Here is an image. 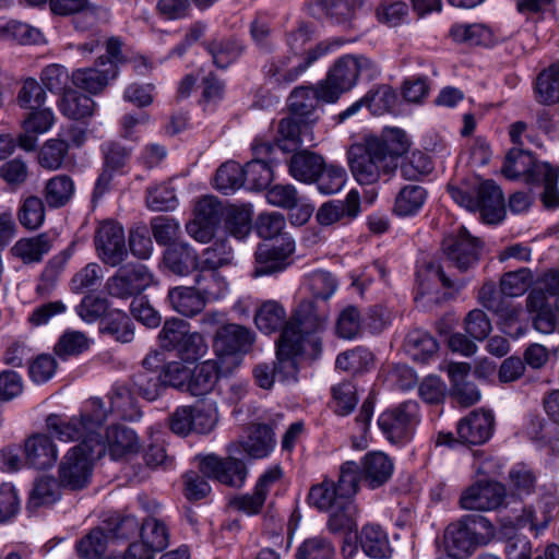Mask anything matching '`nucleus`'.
I'll list each match as a JSON object with an SVG mask.
<instances>
[{"label": "nucleus", "instance_id": "1", "mask_svg": "<svg viewBox=\"0 0 559 559\" xmlns=\"http://www.w3.org/2000/svg\"><path fill=\"white\" fill-rule=\"evenodd\" d=\"M90 405L91 411L82 412L79 416H72L69 419L50 414L46 418L49 435L62 442H74L85 436V442L92 444L98 457L108 452L112 460H120L139 451L136 433L123 425L108 427L103 436L102 426L108 417L104 402L94 397L90 401Z\"/></svg>", "mask_w": 559, "mask_h": 559}, {"label": "nucleus", "instance_id": "2", "mask_svg": "<svg viewBox=\"0 0 559 559\" xmlns=\"http://www.w3.org/2000/svg\"><path fill=\"white\" fill-rule=\"evenodd\" d=\"M408 148L403 130L385 129L380 136L368 135L352 144L347 151L348 166L358 183L373 185L397 168V158Z\"/></svg>", "mask_w": 559, "mask_h": 559}, {"label": "nucleus", "instance_id": "3", "mask_svg": "<svg viewBox=\"0 0 559 559\" xmlns=\"http://www.w3.org/2000/svg\"><path fill=\"white\" fill-rule=\"evenodd\" d=\"M251 213L243 206L223 204L212 198V287L215 285L217 292H212V299H221L228 293V284L224 277L214 272V269L226 265L231 259V249L228 246V235L237 238L245 237L250 230Z\"/></svg>", "mask_w": 559, "mask_h": 559}, {"label": "nucleus", "instance_id": "4", "mask_svg": "<svg viewBox=\"0 0 559 559\" xmlns=\"http://www.w3.org/2000/svg\"><path fill=\"white\" fill-rule=\"evenodd\" d=\"M495 536L491 522L480 514H467L450 524L444 532V546L452 558H463Z\"/></svg>", "mask_w": 559, "mask_h": 559}, {"label": "nucleus", "instance_id": "5", "mask_svg": "<svg viewBox=\"0 0 559 559\" xmlns=\"http://www.w3.org/2000/svg\"><path fill=\"white\" fill-rule=\"evenodd\" d=\"M254 342V334L239 324H225L216 331L213 347L216 359L212 369L216 378L230 374L240 364V354L247 353Z\"/></svg>", "mask_w": 559, "mask_h": 559}, {"label": "nucleus", "instance_id": "6", "mask_svg": "<svg viewBox=\"0 0 559 559\" xmlns=\"http://www.w3.org/2000/svg\"><path fill=\"white\" fill-rule=\"evenodd\" d=\"M372 66V61L362 56L347 55L337 59L326 78L319 82L320 97L324 103H335L356 85L359 74Z\"/></svg>", "mask_w": 559, "mask_h": 559}, {"label": "nucleus", "instance_id": "7", "mask_svg": "<svg viewBox=\"0 0 559 559\" xmlns=\"http://www.w3.org/2000/svg\"><path fill=\"white\" fill-rule=\"evenodd\" d=\"M449 192L459 205L469 211H478L481 219L487 224H498L504 217L503 193L492 180L480 182L475 190V195L455 187H449Z\"/></svg>", "mask_w": 559, "mask_h": 559}, {"label": "nucleus", "instance_id": "8", "mask_svg": "<svg viewBox=\"0 0 559 559\" xmlns=\"http://www.w3.org/2000/svg\"><path fill=\"white\" fill-rule=\"evenodd\" d=\"M78 441L80 443L67 452L59 466L60 484L72 490L82 489L90 483L93 462L99 459L92 444L85 442V436Z\"/></svg>", "mask_w": 559, "mask_h": 559}, {"label": "nucleus", "instance_id": "9", "mask_svg": "<svg viewBox=\"0 0 559 559\" xmlns=\"http://www.w3.org/2000/svg\"><path fill=\"white\" fill-rule=\"evenodd\" d=\"M328 317L325 310L318 309L312 300L306 299L299 302L284 329L292 328L290 338L294 340L293 342H298L304 347L309 345L317 350L320 340L316 334L325 330Z\"/></svg>", "mask_w": 559, "mask_h": 559}, {"label": "nucleus", "instance_id": "10", "mask_svg": "<svg viewBox=\"0 0 559 559\" xmlns=\"http://www.w3.org/2000/svg\"><path fill=\"white\" fill-rule=\"evenodd\" d=\"M419 421V406L415 401H406L383 412L378 425L392 443H404L413 437Z\"/></svg>", "mask_w": 559, "mask_h": 559}, {"label": "nucleus", "instance_id": "11", "mask_svg": "<svg viewBox=\"0 0 559 559\" xmlns=\"http://www.w3.org/2000/svg\"><path fill=\"white\" fill-rule=\"evenodd\" d=\"M153 282L154 276L144 264L128 263L108 277L105 288L111 297L129 299L142 294Z\"/></svg>", "mask_w": 559, "mask_h": 559}, {"label": "nucleus", "instance_id": "12", "mask_svg": "<svg viewBox=\"0 0 559 559\" xmlns=\"http://www.w3.org/2000/svg\"><path fill=\"white\" fill-rule=\"evenodd\" d=\"M326 51L322 45L300 57L296 53L272 60L265 70V78L274 85H288L295 82L314 61Z\"/></svg>", "mask_w": 559, "mask_h": 559}, {"label": "nucleus", "instance_id": "13", "mask_svg": "<svg viewBox=\"0 0 559 559\" xmlns=\"http://www.w3.org/2000/svg\"><path fill=\"white\" fill-rule=\"evenodd\" d=\"M442 249L454 266L464 272L478 262L481 242L465 227H460L457 231L444 238Z\"/></svg>", "mask_w": 559, "mask_h": 559}, {"label": "nucleus", "instance_id": "14", "mask_svg": "<svg viewBox=\"0 0 559 559\" xmlns=\"http://www.w3.org/2000/svg\"><path fill=\"white\" fill-rule=\"evenodd\" d=\"M95 246L100 260L110 266L121 264L128 255L123 228L112 221L100 224L95 235Z\"/></svg>", "mask_w": 559, "mask_h": 559}, {"label": "nucleus", "instance_id": "15", "mask_svg": "<svg viewBox=\"0 0 559 559\" xmlns=\"http://www.w3.org/2000/svg\"><path fill=\"white\" fill-rule=\"evenodd\" d=\"M506 487L498 481H477L466 488L460 498L465 510L491 511L503 504Z\"/></svg>", "mask_w": 559, "mask_h": 559}, {"label": "nucleus", "instance_id": "16", "mask_svg": "<svg viewBox=\"0 0 559 559\" xmlns=\"http://www.w3.org/2000/svg\"><path fill=\"white\" fill-rule=\"evenodd\" d=\"M292 328L283 329L278 341L276 342V361L274 371L277 380L281 382H296L298 374V359L306 350L304 345L293 342Z\"/></svg>", "mask_w": 559, "mask_h": 559}, {"label": "nucleus", "instance_id": "17", "mask_svg": "<svg viewBox=\"0 0 559 559\" xmlns=\"http://www.w3.org/2000/svg\"><path fill=\"white\" fill-rule=\"evenodd\" d=\"M294 251L295 241L290 237H284L280 245H260L255 252L254 275H270L285 270Z\"/></svg>", "mask_w": 559, "mask_h": 559}, {"label": "nucleus", "instance_id": "18", "mask_svg": "<svg viewBox=\"0 0 559 559\" xmlns=\"http://www.w3.org/2000/svg\"><path fill=\"white\" fill-rule=\"evenodd\" d=\"M495 417L490 411H473L456 427L461 443L479 445L487 442L493 431Z\"/></svg>", "mask_w": 559, "mask_h": 559}, {"label": "nucleus", "instance_id": "19", "mask_svg": "<svg viewBox=\"0 0 559 559\" xmlns=\"http://www.w3.org/2000/svg\"><path fill=\"white\" fill-rule=\"evenodd\" d=\"M267 203L284 210L298 209L296 214L290 215L293 224L304 225L312 215L313 207L302 204V197L294 185L277 183L267 189L265 194Z\"/></svg>", "mask_w": 559, "mask_h": 559}, {"label": "nucleus", "instance_id": "20", "mask_svg": "<svg viewBox=\"0 0 559 559\" xmlns=\"http://www.w3.org/2000/svg\"><path fill=\"white\" fill-rule=\"evenodd\" d=\"M526 308L536 313L534 326L537 331L548 334L559 330V297L550 302L543 289H533L526 298Z\"/></svg>", "mask_w": 559, "mask_h": 559}, {"label": "nucleus", "instance_id": "21", "mask_svg": "<svg viewBox=\"0 0 559 559\" xmlns=\"http://www.w3.org/2000/svg\"><path fill=\"white\" fill-rule=\"evenodd\" d=\"M173 432L178 436H187L193 431L200 435L210 432V417L203 403L198 402L190 407L178 408L169 419Z\"/></svg>", "mask_w": 559, "mask_h": 559}, {"label": "nucleus", "instance_id": "22", "mask_svg": "<svg viewBox=\"0 0 559 559\" xmlns=\"http://www.w3.org/2000/svg\"><path fill=\"white\" fill-rule=\"evenodd\" d=\"M116 76L117 71L114 62H105L104 57L100 56L95 67L75 70L71 80L78 88L97 94L106 87L109 80H114Z\"/></svg>", "mask_w": 559, "mask_h": 559}, {"label": "nucleus", "instance_id": "23", "mask_svg": "<svg viewBox=\"0 0 559 559\" xmlns=\"http://www.w3.org/2000/svg\"><path fill=\"white\" fill-rule=\"evenodd\" d=\"M282 468L274 466L261 475L255 484L253 493L241 495L230 500V506L247 514H257L261 511L269 495L270 486L282 477Z\"/></svg>", "mask_w": 559, "mask_h": 559}, {"label": "nucleus", "instance_id": "24", "mask_svg": "<svg viewBox=\"0 0 559 559\" xmlns=\"http://www.w3.org/2000/svg\"><path fill=\"white\" fill-rule=\"evenodd\" d=\"M312 123L289 115L282 118L277 124L276 146L285 153L299 148L304 139L313 140L310 126Z\"/></svg>", "mask_w": 559, "mask_h": 559}, {"label": "nucleus", "instance_id": "25", "mask_svg": "<svg viewBox=\"0 0 559 559\" xmlns=\"http://www.w3.org/2000/svg\"><path fill=\"white\" fill-rule=\"evenodd\" d=\"M538 166H549V164L536 162L534 156L522 147H513L506 156L502 173L509 179L525 176L526 182L535 183L539 176Z\"/></svg>", "mask_w": 559, "mask_h": 559}, {"label": "nucleus", "instance_id": "26", "mask_svg": "<svg viewBox=\"0 0 559 559\" xmlns=\"http://www.w3.org/2000/svg\"><path fill=\"white\" fill-rule=\"evenodd\" d=\"M246 438L239 441L243 452L251 459L266 457L274 449L273 429L266 424L253 423L246 428Z\"/></svg>", "mask_w": 559, "mask_h": 559}, {"label": "nucleus", "instance_id": "27", "mask_svg": "<svg viewBox=\"0 0 559 559\" xmlns=\"http://www.w3.org/2000/svg\"><path fill=\"white\" fill-rule=\"evenodd\" d=\"M26 462L37 469H47L55 465L58 450L51 438L44 433L29 437L25 442Z\"/></svg>", "mask_w": 559, "mask_h": 559}, {"label": "nucleus", "instance_id": "28", "mask_svg": "<svg viewBox=\"0 0 559 559\" xmlns=\"http://www.w3.org/2000/svg\"><path fill=\"white\" fill-rule=\"evenodd\" d=\"M205 293L195 287L178 286L168 292V299L175 311L185 317H194L206 306Z\"/></svg>", "mask_w": 559, "mask_h": 559}, {"label": "nucleus", "instance_id": "29", "mask_svg": "<svg viewBox=\"0 0 559 559\" xmlns=\"http://www.w3.org/2000/svg\"><path fill=\"white\" fill-rule=\"evenodd\" d=\"M320 102L319 83L316 86H298L293 90L288 98L290 115L313 123L317 117L314 111Z\"/></svg>", "mask_w": 559, "mask_h": 559}, {"label": "nucleus", "instance_id": "30", "mask_svg": "<svg viewBox=\"0 0 559 559\" xmlns=\"http://www.w3.org/2000/svg\"><path fill=\"white\" fill-rule=\"evenodd\" d=\"M324 159L321 155L304 150L292 155L288 160V173L297 181L313 183L316 176L322 170Z\"/></svg>", "mask_w": 559, "mask_h": 559}, {"label": "nucleus", "instance_id": "31", "mask_svg": "<svg viewBox=\"0 0 559 559\" xmlns=\"http://www.w3.org/2000/svg\"><path fill=\"white\" fill-rule=\"evenodd\" d=\"M248 469L243 461L235 457L219 460L212 455V477L221 484L240 488L243 486Z\"/></svg>", "mask_w": 559, "mask_h": 559}, {"label": "nucleus", "instance_id": "32", "mask_svg": "<svg viewBox=\"0 0 559 559\" xmlns=\"http://www.w3.org/2000/svg\"><path fill=\"white\" fill-rule=\"evenodd\" d=\"M108 399L110 401V412L116 413L121 419L133 421L141 417L136 399L128 384L115 383Z\"/></svg>", "mask_w": 559, "mask_h": 559}, {"label": "nucleus", "instance_id": "33", "mask_svg": "<svg viewBox=\"0 0 559 559\" xmlns=\"http://www.w3.org/2000/svg\"><path fill=\"white\" fill-rule=\"evenodd\" d=\"M393 472L391 459L382 452L369 453L362 462L364 480L370 488H377L386 483Z\"/></svg>", "mask_w": 559, "mask_h": 559}, {"label": "nucleus", "instance_id": "34", "mask_svg": "<svg viewBox=\"0 0 559 559\" xmlns=\"http://www.w3.org/2000/svg\"><path fill=\"white\" fill-rule=\"evenodd\" d=\"M166 267L176 275L185 276L198 267L199 259L187 243H175L164 253Z\"/></svg>", "mask_w": 559, "mask_h": 559}, {"label": "nucleus", "instance_id": "35", "mask_svg": "<svg viewBox=\"0 0 559 559\" xmlns=\"http://www.w3.org/2000/svg\"><path fill=\"white\" fill-rule=\"evenodd\" d=\"M359 543L370 558L386 559L392 554L385 532L377 524H367L362 527Z\"/></svg>", "mask_w": 559, "mask_h": 559}, {"label": "nucleus", "instance_id": "36", "mask_svg": "<svg viewBox=\"0 0 559 559\" xmlns=\"http://www.w3.org/2000/svg\"><path fill=\"white\" fill-rule=\"evenodd\" d=\"M405 353L415 361L426 362L438 350V342L420 329L411 331L404 341Z\"/></svg>", "mask_w": 559, "mask_h": 559}, {"label": "nucleus", "instance_id": "37", "mask_svg": "<svg viewBox=\"0 0 559 559\" xmlns=\"http://www.w3.org/2000/svg\"><path fill=\"white\" fill-rule=\"evenodd\" d=\"M426 199L427 191L424 187L407 185L396 194L393 212L401 217L416 215L424 206Z\"/></svg>", "mask_w": 559, "mask_h": 559}, {"label": "nucleus", "instance_id": "38", "mask_svg": "<svg viewBox=\"0 0 559 559\" xmlns=\"http://www.w3.org/2000/svg\"><path fill=\"white\" fill-rule=\"evenodd\" d=\"M0 39L20 45H36L44 40L41 32L21 21H0Z\"/></svg>", "mask_w": 559, "mask_h": 559}, {"label": "nucleus", "instance_id": "39", "mask_svg": "<svg viewBox=\"0 0 559 559\" xmlns=\"http://www.w3.org/2000/svg\"><path fill=\"white\" fill-rule=\"evenodd\" d=\"M50 248L51 246L47 235L40 234L35 237L17 240L10 249V252L24 263H35L41 261L43 257L49 252Z\"/></svg>", "mask_w": 559, "mask_h": 559}, {"label": "nucleus", "instance_id": "40", "mask_svg": "<svg viewBox=\"0 0 559 559\" xmlns=\"http://www.w3.org/2000/svg\"><path fill=\"white\" fill-rule=\"evenodd\" d=\"M536 98L544 105L559 103V61L551 63L538 74Z\"/></svg>", "mask_w": 559, "mask_h": 559}, {"label": "nucleus", "instance_id": "41", "mask_svg": "<svg viewBox=\"0 0 559 559\" xmlns=\"http://www.w3.org/2000/svg\"><path fill=\"white\" fill-rule=\"evenodd\" d=\"M74 191V182L69 176L57 175L50 178L45 185V201L49 207H62L70 202Z\"/></svg>", "mask_w": 559, "mask_h": 559}, {"label": "nucleus", "instance_id": "42", "mask_svg": "<svg viewBox=\"0 0 559 559\" xmlns=\"http://www.w3.org/2000/svg\"><path fill=\"white\" fill-rule=\"evenodd\" d=\"M187 233L197 241H210V197L200 198L193 209V218L186 225Z\"/></svg>", "mask_w": 559, "mask_h": 559}, {"label": "nucleus", "instance_id": "43", "mask_svg": "<svg viewBox=\"0 0 559 559\" xmlns=\"http://www.w3.org/2000/svg\"><path fill=\"white\" fill-rule=\"evenodd\" d=\"M102 331L116 341L130 343L134 337V325L129 316L120 310H112L102 321Z\"/></svg>", "mask_w": 559, "mask_h": 559}, {"label": "nucleus", "instance_id": "44", "mask_svg": "<svg viewBox=\"0 0 559 559\" xmlns=\"http://www.w3.org/2000/svg\"><path fill=\"white\" fill-rule=\"evenodd\" d=\"M342 501L344 499L337 491L335 481L330 479H324L320 484L313 485L308 495L309 504L325 512L332 510Z\"/></svg>", "mask_w": 559, "mask_h": 559}, {"label": "nucleus", "instance_id": "45", "mask_svg": "<svg viewBox=\"0 0 559 559\" xmlns=\"http://www.w3.org/2000/svg\"><path fill=\"white\" fill-rule=\"evenodd\" d=\"M286 319V311L282 305L274 300L263 302L257 310L254 322L257 328L269 334L281 328Z\"/></svg>", "mask_w": 559, "mask_h": 559}, {"label": "nucleus", "instance_id": "46", "mask_svg": "<svg viewBox=\"0 0 559 559\" xmlns=\"http://www.w3.org/2000/svg\"><path fill=\"white\" fill-rule=\"evenodd\" d=\"M450 34L457 43L471 46H490L495 44L491 31L483 24L454 25Z\"/></svg>", "mask_w": 559, "mask_h": 559}, {"label": "nucleus", "instance_id": "47", "mask_svg": "<svg viewBox=\"0 0 559 559\" xmlns=\"http://www.w3.org/2000/svg\"><path fill=\"white\" fill-rule=\"evenodd\" d=\"M328 512V527L332 533L352 532L356 528L357 508L353 500H344Z\"/></svg>", "mask_w": 559, "mask_h": 559}, {"label": "nucleus", "instance_id": "48", "mask_svg": "<svg viewBox=\"0 0 559 559\" xmlns=\"http://www.w3.org/2000/svg\"><path fill=\"white\" fill-rule=\"evenodd\" d=\"M346 170L338 165L322 164V170L316 176L313 183L322 194H334L341 191L346 182Z\"/></svg>", "mask_w": 559, "mask_h": 559}, {"label": "nucleus", "instance_id": "49", "mask_svg": "<svg viewBox=\"0 0 559 559\" xmlns=\"http://www.w3.org/2000/svg\"><path fill=\"white\" fill-rule=\"evenodd\" d=\"M141 540L156 552H160L169 545V532L166 524L155 518H147L140 530Z\"/></svg>", "mask_w": 559, "mask_h": 559}, {"label": "nucleus", "instance_id": "50", "mask_svg": "<svg viewBox=\"0 0 559 559\" xmlns=\"http://www.w3.org/2000/svg\"><path fill=\"white\" fill-rule=\"evenodd\" d=\"M95 102L83 94H79L74 91H68L64 93L61 103V111L67 117L81 120L93 115Z\"/></svg>", "mask_w": 559, "mask_h": 559}, {"label": "nucleus", "instance_id": "51", "mask_svg": "<svg viewBox=\"0 0 559 559\" xmlns=\"http://www.w3.org/2000/svg\"><path fill=\"white\" fill-rule=\"evenodd\" d=\"M242 171L243 185L247 183L249 189L262 190L273 179V171L266 159L253 158L242 167Z\"/></svg>", "mask_w": 559, "mask_h": 559}, {"label": "nucleus", "instance_id": "52", "mask_svg": "<svg viewBox=\"0 0 559 559\" xmlns=\"http://www.w3.org/2000/svg\"><path fill=\"white\" fill-rule=\"evenodd\" d=\"M108 535L103 528H93L76 544V552L82 559H100L106 551Z\"/></svg>", "mask_w": 559, "mask_h": 559}, {"label": "nucleus", "instance_id": "53", "mask_svg": "<svg viewBox=\"0 0 559 559\" xmlns=\"http://www.w3.org/2000/svg\"><path fill=\"white\" fill-rule=\"evenodd\" d=\"M215 186L224 194L241 188L243 186L242 166L233 160L224 163L216 171Z\"/></svg>", "mask_w": 559, "mask_h": 559}, {"label": "nucleus", "instance_id": "54", "mask_svg": "<svg viewBox=\"0 0 559 559\" xmlns=\"http://www.w3.org/2000/svg\"><path fill=\"white\" fill-rule=\"evenodd\" d=\"M146 205L154 212L174 211L178 205L174 188L167 183L147 188Z\"/></svg>", "mask_w": 559, "mask_h": 559}, {"label": "nucleus", "instance_id": "55", "mask_svg": "<svg viewBox=\"0 0 559 559\" xmlns=\"http://www.w3.org/2000/svg\"><path fill=\"white\" fill-rule=\"evenodd\" d=\"M59 499L58 485L53 478L41 477L31 491L27 509L34 511L43 506H49Z\"/></svg>", "mask_w": 559, "mask_h": 559}, {"label": "nucleus", "instance_id": "56", "mask_svg": "<svg viewBox=\"0 0 559 559\" xmlns=\"http://www.w3.org/2000/svg\"><path fill=\"white\" fill-rule=\"evenodd\" d=\"M189 334V324L185 320L173 318L165 321L159 332L162 347L167 350H179L186 336Z\"/></svg>", "mask_w": 559, "mask_h": 559}, {"label": "nucleus", "instance_id": "57", "mask_svg": "<svg viewBox=\"0 0 559 559\" xmlns=\"http://www.w3.org/2000/svg\"><path fill=\"white\" fill-rule=\"evenodd\" d=\"M254 227L258 235L264 239H273L281 236V242H283L284 237H289L284 233L286 219L280 212H264L259 214Z\"/></svg>", "mask_w": 559, "mask_h": 559}, {"label": "nucleus", "instance_id": "58", "mask_svg": "<svg viewBox=\"0 0 559 559\" xmlns=\"http://www.w3.org/2000/svg\"><path fill=\"white\" fill-rule=\"evenodd\" d=\"M200 469L203 474L190 471L185 475V496L190 501H197L204 498L207 493L209 486L204 477L210 469V456H203L200 462Z\"/></svg>", "mask_w": 559, "mask_h": 559}, {"label": "nucleus", "instance_id": "59", "mask_svg": "<svg viewBox=\"0 0 559 559\" xmlns=\"http://www.w3.org/2000/svg\"><path fill=\"white\" fill-rule=\"evenodd\" d=\"M360 479L361 471L357 463L348 461L341 465L338 479L335 485L344 500H352L357 493Z\"/></svg>", "mask_w": 559, "mask_h": 559}, {"label": "nucleus", "instance_id": "60", "mask_svg": "<svg viewBox=\"0 0 559 559\" xmlns=\"http://www.w3.org/2000/svg\"><path fill=\"white\" fill-rule=\"evenodd\" d=\"M103 277V267L96 262L88 263L73 275L70 289L75 294L94 289L100 285Z\"/></svg>", "mask_w": 559, "mask_h": 559}, {"label": "nucleus", "instance_id": "61", "mask_svg": "<svg viewBox=\"0 0 559 559\" xmlns=\"http://www.w3.org/2000/svg\"><path fill=\"white\" fill-rule=\"evenodd\" d=\"M132 383L139 394L148 401L156 400L164 389L159 370H140L133 376Z\"/></svg>", "mask_w": 559, "mask_h": 559}, {"label": "nucleus", "instance_id": "62", "mask_svg": "<svg viewBox=\"0 0 559 559\" xmlns=\"http://www.w3.org/2000/svg\"><path fill=\"white\" fill-rule=\"evenodd\" d=\"M538 179L535 183H540L544 187L542 194L543 202L547 207H556L559 205V191L557 188L559 169L552 166H538Z\"/></svg>", "mask_w": 559, "mask_h": 559}, {"label": "nucleus", "instance_id": "63", "mask_svg": "<svg viewBox=\"0 0 559 559\" xmlns=\"http://www.w3.org/2000/svg\"><path fill=\"white\" fill-rule=\"evenodd\" d=\"M334 547L332 543L321 536L305 539L297 548L296 559H332Z\"/></svg>", "mask_w": 559, "mask_h": 559}, {"label": "nucleus", "instance_id": "64", "mask_svg": "<svg viewBox=\"0 0 559 559\" xmlns=\"http://www.w3.org/2000/svg\"><path fill=\"white\" fill-rule=\"evenodd\" d=\"M532 283V273L528 269L508 272L500 280V289L503 296L518 297L523 295Z\"/></svg>", "mask_w": 559, "mask_h": 559}]
</instances>
